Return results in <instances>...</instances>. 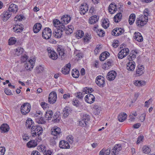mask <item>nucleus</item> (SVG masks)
<instances>
[{
  "label": "nucleus",
  "mask_w": 155,
  "mask_h": 155,
  "mask_svg": "<svg viewBox=\"0 0 155 155\" xmlns=\"http://www.w3.org/2000/svg\"><path fill=\"white\" fill-rule=\"evenodd\" d=\"M48 54L50 58L53 60H56L58 58V55L54 51L51 50L50 48L47 49Z\"/></svg>",
  "instance_id": "obj_10"
},
{
  "label": "nucleus",
  "mask_w": 155,
  "mask_h": 155,
  "mask_svg": "<svg viewBox=\"0 0 155 155\" xmlns=\"http://www.w3.org/2000/svg\"><path fill=\"white\" fill-rule=\"evenodd\" d=\"M79 125L83 127H86L88 124V122L86 121H84L82 118L81 120L79 121Z\"/></svg>",
  "instance_id": "obj_44"
},
{
  "label": "nucleus",
  "mask_w": 155,
  "mask_h": 155,
  "mask_svg": "<svg viewBox=\"0 0 155 155\" xmlns=\"http://www.w3.org/2000/svg\"><path fill=\"white\" fill-rule=\"evenodd\" d=\"M99 18L96 15L93 16L91 17L89 20V22L91 24H94L98 21Z\"/></svg>",
  "instance_id": "obj_32"
},
{
  "label": "nucleus",
  "mask_w": 155,
  "mask_h": 155,
  "mask_svg": "<svg viewBox=\"0 0 155 155\" xmlns=\"http://www.w3.org/2000/svg\"><path fill=\"white\" fill-rule=\"evenodd\" d=\"M102 26L104 28H107L109 26V23L108 19H104L102 22Z\"/></svg>",
  "instance_id": "obj_39"
},
{
  "label": "nucleus",
  "mask_w": 155,
  "mask_h": 155,
  "mask_svg": "<svg viewBox=\"0 0 155 155\" xmlns=\"http://www.w3.org/2000/svg\"><path fill=\"white\" fill-rule=\"evenodd\" d=\"M37 141V140H31L27 143V146L29 148L35 147L38 145Z\"/></svg>",
  "instance_id": "obj_23"
},
{
  "label": "nucleus",
  "mask_w": 155,
  "mask_h": 155,
  "mask_svg": "<svg viewBox=\"0 0 155 155\" xmlns=\"http://www.w3.org/2000/svg\"><path fill=\"white\" fill-rule=\"evenodd\" d=\"M51 134L54 136V139H56L59 137L61 134V130L60 128L57 127H54L51 129Z\"/></svg>",
  "instance_id": "obj_6"
},
{
  "label": "nucleus",
  "mask_w": 155,
  "mask_h": 155,
  "mask_svg": "<svg viewBox=\"0 0 155 155\" xmlns=\"http://www.w3.org/2000/svg\"><path fill=\"white\" fill-rule=\"evenodd\" d=\"M52 31L49 28H45L43 30L42 35L43 38L45 39H49L51 36Z\"/></svg>",
  "instance_id": "obj_5"
},
{
  "label": "nucleus",
  "mask_w": 155,
  "mask_h": 155,
  "mask_svg": "<svg viewBox=\"0 0 155 155\" xmlns=\"http://www.w3.org/2000/svg\"><path fill=\"white\" fill-rule=\"evenodd\" d=\"M84 32L81 30H79L78 31V32L76 35V36L77 38H81L84 36Z\"/></svg>",
  "instance_id": "obj_45"
},
{
  "label": "nucleus",
  "mask_w": 155,
  "mask_h": 155,
  "mask_svg": "<svg viewBox=\"0 0 155 155\" xmlns=\"http://www.w3.org/2000/svg\"><path fill=\"white\" fill-rule=\"evenodd\" d=\"M95 82L97 85L100 87H104L105 84V81L104 77L101 75L96 77Z\"/></svg>",
  "instance_id": "obj_4"
},
{
  "label": "nucleus",
  "mask_w": 155,
  "mask_h": 155,
  "mask_svg": "<svg viewBox=\"0 0 155 155\" xmlns=\"http://www.w3.org/2000/svg\"><path fill=\"white\" fill-rule=\"evenodd\" d=\"M79 72L78 70H75L72 73V76L74 78H77L79 77Z\"/></svg>",
  "instance_id": "obj_50"
},
{
  "label": "nucleus",
  "mask_w": 155,
  "mask_h": 155,
  "mask_svg": "<svg viewBox=\"0 0 155 155\" xmlns=\"http://www.w3.org/2000/svg\"><path fill=\"white\" fill-rule=\"evenodd\" d=\"M117 75V73L114 71H109L107 76V79L110 81H111L114 80Z\"/></svg>",
  "instance_id": "obj_11"
},
{
  "label": "nucleus",
  "mask_w": 155,
  "mask_h": 155,
  "mask_svg": "<svg viewBox=\"0 0 155 155\" xmlns=\"http://www.w3.org/2000/svg\"><path fill=\"white\" fill-rule=\"evenodd\" d=\"M13 29L14 30V31L15 33H20L23 30V25L21 24L18 25V24L14 25Z\"/></svg>",
  "instance_id": "obj_16"
},
{
  "label": "nucleus",
  "mask_w": 155,
  "mask_h": 155,
  "mask_svg": "<svg viewBox=\"0 0 155 155\" xmlns=\"http://www.w3.org/2000/svg\"><path fill=\"white\" fill-rule=\"evenodd\" d=\"M68 141L70 143L72 144L73 142V138L71 135H70L68 137Z\"/></svg>",
  "instance_id": "obj_60"
},
{
  "label": "nucleus",
  "mask_w": 155,
  "mask_h": 155,
  "mask_svg": "<svg viewBox=\"0 0 155 155\" xmlns=\"http://www.w3.org/2000/svg\"><path fill=\"white\" fill-rule=\"evenodd\" d=\"M25 68L27 70H31V66L29 64H25Z\"/></svg>",
  "instance_id": "obj_63"
},
{
  "label": "nucleus",
  "mask_w": 155,
  "mask_h": 155,
  "mask_svg": "<svg viewBox=\"0 0 155 155\" xmlns=\"http://www.w3.org/2000/svg\"><path fill=\"white\" fill-rule=\"evenodd\" d=\"M88 9V5L86 3L82 4L80 6V13L81 14L84 15Z\"/></svg>",
  "instance_id": "obj_13"
},
{
  "label": "nucleus",
  "mask_w": 155,
  "mask_h": 155,
  "mask_svg": "<svg viewBox=\"0 0 155 155\" xmlns=\"http://www.w3.org/2000/svg\"><path fill=\"white\" fill-rule=\"evenodd\" d=\"M18 9V6L14 4H11L8 8V10L10 12L16 13Z\"/></svg>",
  "instance_id": "obj_31"
},
{
  "label": "nucleus",
  "mask_w": 155,
  "mask_h": 155,
  "mask_svg": "<svg viewBox=\"0 0 155 155\" xmlns=\"http://www.w3.org/2000/svg\"><path fill=\"white\" fill-rule=\"evenodd\" d=\"M134 38L137 41L141 42L143 41V38L141 34L139 32H135Z\"/></svg>",
  "instance_id": "obj_21"
},
{
  "label": "nucleus",
  "mask_w": 155,
  "mask_h": 155,
  "mask_svg": "<svg viewBox=\"0 0 155 155\" xmlns=\"http://www.w3.org/2000/svg\"><path fill=\"white\" fill-rule=\"evenodd\" d=\"M110 55V54L107 51L102 52L99 57V59L101 61H103L104 60Z\"/></svg>",
  "instance_id": "obj_26"
},
{
  "label": "nucleus",
  "mask_w": 155,
  "mask_h": 155,
  "mask_svg": "<svg viewBox=\"0 0 155 155\" xmlns=\"http://www.w3.org/2000/svg\"><path fill=\"white\" fill-rule=\"evenodd\" d=\"M61 22L62 23V24H63L64 25V24H65V23L66 22V15H64L62 16L61 18Z\"/></svg>",
  "instance_id": "obj_56"
},
{
  "label": "nucleus",
  "mask_w": 155,
  "mask_h": 155,
  "mask_svg": "<svg viewBox=\"0 0 155 155\" xmlns=\"http://www.w3.org/2000/svg\"><path fill=\"white\" fill-rule=\"evenodd\" d=\"M60 147L62 149H69L70 146L68 142L64 140H61L59 143Z\"/></svg>",
  "instance_id": "obj_17"
},
{
  "label": "nucleus",
  "mask_w": 155,
  "mask_h": 155,
  "mask_svg": "<svg viewBox=\"0 0 155 155\" xmlns=\"http://www.w3.org/2000/svg\"><path fill=\"white\" fill-rule=\"evenodd\" d=\"M60 113L59 112H56L55 113L54 116L53 117L54 118V121L56 123H58L60 120V117H59Z\"/></svg>",
  "instance_id": "obj_37"
},
{
  "label": "nucleus",
  "mask_w": 155,
  "mask_h": 155,
  "mask_svg": "<svg viewBox=\"0 0 155 155\" xmlns=\"http://www.w3.org/2000/svg\"><path fill=\"white\" fill-rule=\"evenodd\" d=\"M98 35L100 37H103L105 35V32L102 29H97L96 30Z\"/></svg>",
  "instance_id": "obj_47"
},
{
  "label": "nucleus",
  "mask_w": 155,
  "mask_h": 155,
  "mask_svg": "<svg viewBox=\"0 0 155 155\" xmlns=\"http://www.w3.org/2000/svg\"><path fill=\"white\" fill-rule=\"evenodd\" d=\"M106 62H105L103 65V68L105 69H108L111 67L113 64V61L112 59H108L107 61Z\"/></svg>",
  "instance_id": "obj_24"
},
{
  "label": "nucleus",
  "mask_w": 155,
  "mask_h": 155,
  "mask_svg": "<svg viewBox=\"0 0 155 155\" xmlns=\"http://www.w3.org/2000/svg\"><path fill=\"white\" fill-rule=\"evenodd\" d=\"M41 106L43 108H45L48 107V104L45 102H42L41 103Z\"/></svg>",
  "instance_id": "obj_62"
},
{
  "label": "nucleus",
  "mask_w": 155,
  "mask_h": 155,
  "mask_svg": "<svg viewBox=\"0 0 155 155\" xmlns=\"http://www.w3.org/2000/svg\"><path fill=\"white\" fill-rule=\"evenodd\" d=\"M57 51L59 54L61 56V59H63L65 57L64 50L61 45H59L58 47Z\"/></svg>",
  "instance_id": "obj_20"
},
{
  "label": "nucleus",
  "mask_w": 155,
  "mask_h": 155,
  "mask_svg": "<svg viewBox=\"0 0 155 155\" xmlns=\"http://www.w3.org/2000/svg\"><path fill=\"white\" fill-rule=\"evenodd\" d=\"M5 148L0 147V155H4L5 152Z\"/></svg>",
  "instance_id": "obj_61"
},
{
  "label": "nucleus",
  "mask_w": 155,
  "mask_h": 155,
  "mask_svg": "<svg viewBox=\"0 0 155 155\" xmlns=\"http://www.w3.org/2000/svg\"><path fill=\"white\" fill-rule=\"evenodd\" d=\"M94 108L95 109L94 111V113L95 115H98L99 114L101 110V107H99L97 106H95Z\"/></svg>",
  "instance_id": "obj_43"
},
{
  "label": "nucleus",
  "mask_w": 155,
  "mask_h": 155,
  "mask_svg": "<svg viewBox=\"0 0 155 155\" xmlns=\"http://www.w3.org/2000/svg\"><path fill=\"white\" fill-rule=\"evenodd\" d=\"M91 38L90 35L88 33H86L83 39L84 42H88L90 40Z\"/></svg>",
  "instance_id": "obj_49"
},
{
  "label": "nucleus",
  "mask_w": 155,
  "mask_h": 155,
  "mask_svg": "<svg viewBox=\"0 0 155 155\" xmlns=\"http://www.w3.org/2000/svg\"><path fill=\"white\" fill-rule=\"evenodd\" d=\"M76 97H78L79 98L81 99L83 98V94L81 92H78L77 93V95Z\"/></svg>",
  "instance_id": "obj_64"
},
{
  "label": "nucleus",
  "mask_w": 155,
  "mask_h": 155,
  "mask_svg": "<svg viewBox=\"0 0 155 155\" xmlns=\"http://www.w3.org/2000/svg\"><path fill=\"white\" fill-rule=\"evenodd\" d=\"M4 91L5 94L7 95H11L13 94L11 90L8 88H5L4 89Z\"/></svg>",
  "instance_id": "obj_53"
},
{
  "label": "nucleus",
  "mask_w": 155,
  "mask_h": 155,
  "mask_svg": "<svg viewBox=\"0 0 155 155\" xmlns=\"http://www.w3.org/2000/svg\"><path fill=\"white\" fill-rule=\"evenodd\" d=\"M28 57L26 55H25L23 56L21 58V61L23 62H25L28 59Z\"/></svg>",
  "instance_id": "obj_59"
},
{
  "label": "nucleus",
  "mask_w": 155,
  "mask_h": 155,
  "mask_svg": "<svg viewBox=\"0 0 155 155\" xmlns=\"http://www.w3.org/2000/svg\"><path fill=\"white\" fill-rule=\"evenodd\" d=\"M53 113L51 110H48L45 115V117L47 120H51L53 115Z\"/></svg>",
  "instance_id": "obj_30"
},
{
  "label": "nucleus",
  "mask_w": 155,
  "mask_h": 155,
  "mask_svg": "<svg viewBox=\"0 0 155 155\" xmlns=\"http://www.w3.org/2000/svg\"><path fill=\"white\" fill-rule=\"evenodd\" d=\"M83 120L88 122L90 120V116L87 114H85L83 115L82 117Z\"/></svg>",
  "instance_id": "obj_54"
},
{
  "label": "nucleus",
  "mask_w": 155,
  "mask_h": 155,
  "mask_svg": "<svg viewBox=\"0 0 155 155\" xmlns=\"http://www.w3.org/2000/svg\"><path fill=\"white\" fill-rule=\"evenodd\" d=\"M124 30L121 28H116L114 29L111 32V34L113 36H117L123 34Z\"/></svg>",
  "instance_id": "obj_9"
},
{
  "label": "nucleus",
  "mask_w": 155,
  "mask_h": 155,
  "mask_svg": "<svg viewBox=\"0 0 155 155\" xmlns=\"http://www.w3.org/2000/svg\"><path fill=\"white\" fill-rule=\"evenodd\" d=\"M135 66L133 63L129 62L127 64V68L129 71H132L134 70Z\"/></svg>",
  "instance_id": "obj_36"
},
{
  "label": "nucleus",
  "mask_w": 155,
  "mask_h": 155,
  "mask_svg": "<svg viewBox=\"0 0 155 155\" xmlns=\"http://www.w3.org/2000/svg\"><path fill=\"white\" fill-rule=\"evenodd\" d=\"M70 112V108L68 106H66L64 109L63 110L62 112V114H63V117L64 118H66L69 115Z\"/></svg>",
  "instance_id": "obj_25"
},
{
  "label": "nucleus",
  "mask_w": 155,
  "mask_h": 155,
  "mask_svg": "<svg viewBox=\"0 0 155 155\" xmlns=\"http://www.w3.org/2000/svg\"><path fill=\"white\" fill-rule=\"evenodd\" d=\"M0 129L2 133H5L8 131L9 127L7 124H3L0 127Z\"/></svg>",
  "instance_id": "obj_22"
},
{
  "label": "nucleus",
  "mask_w": 155,
  "mask_h": 155,
  "mask_svg": "<svg viewBox=\"0 0 155 155\" xmlns=\"http://www.w3.org/2000/svg\"><path fill=\"white\" fill-rule=\"evenodd\" d=\"M117 5L115 3H111L108 7L109 12L111 14H114L117 10Z\"/></svg>",
  "instance_id": "obj_18"
},
{
  "label": "nucleus",
  "mask_w": 155,
  "mask_h": 155,
  "mask_svg": "<svg viewBox=\"0 0 155 155\" xmlns=\"http://www.w3.org/2000/svg\"><path fill=\"white\" fill-rule=\"evenodd\" d=\"M127 116V115L125 113L120 114L118 116V119L120 122H123L125 120Z\"/></svg>",
  "instance_id": "obj_33"
},
{
  "label": "nucleus",
  "mask_w": 155,
  "mask_h": 155,
  "mask_svg": "<svg viewBox=\"0 0 155 155\" xmlns=\"http://www.w3.org/2000/svg\"><path fill=\"white\" fill-rule=\"evenodd\" d=\"M16 41L15 38L14 37L10 38L8 40V44L9 45H12L15 44Z\"/></svg>",
  "instance_id": "obj_48"
},
{
  "label": "nucleus",
  "mask_w": 155,
  "mask_h": 155,
  "mask_svg": "<svg viewBox=\"0 0 155 155\" xmlns=\"http://www.w3.org/2000/svg\"><path fill=\"white\" fill-rule=\"evenodd\" d=\"M143 136H140L139 137L137 138V143L138 144L140 143L141 141H143Z\"/></svg>",
  "instance_id": "obj_58"
},
{
  "label": "nucleus",
  "mask_w": 155,
  "mask_h": 155,
  "mask_svg": "<svg viewBox=\"0 0 155 155\" xmlns=\"http://www.w3.org/2000/svg\"><path fill=\"white\" fill-rule=\"evenodd\" d=\"M150 150L149 147L144 146L143 147V151L144 153L146 154H148L150 151Z\"/></svg>",
  "instance_id": "obj_52"
},
{
  "label": "nucleus",
  "mask_w": 155,
  "mask_h": 155,
  "mask_svg": "<svg viewBox=\"0 0 155 155\" xmlns=\"http://www.w3.org/2000/svg\"><path fill=\"white\" fill-rule=\"evenodd\" d=\"M122 18V14L121 12L118 13L115 15L114 18V21L116 23H118Z\"/></svg>",
  "instance_id": "obj_28"
},
{
  "label": "nucleus",
  "mask_w": 155,
  "mask_h": 155,
  "mask_svg": "<svg viewBox=\"0 0 155 155\" xmlns=\"http://www.w3.org/2000/svg\"><path fill=\"white\" fill-rule=\"evenodd\" d=\"M31 108L30 104L28 103H25L21 107L20 110L22 114L26 115L28 113Z\"/></svg>",
  "instance_id": "obj_3"
},
{
  "label": "nucleus",
  "mask_w": 155,
  "mask_h": 155,
  "mask_svg": "<svg viewBox=\"0 0 155 155\" xmlns=\"http://www.w3.org/2000/svg\"><path fill=\"white\" fill-rule=\"evenodd\" d=\"M25 19V17L22 15L16 16L14 18V20L17 21V20L21 21L22 19L24 20Z\"/></svg>",
  "instance_id": "obj_51"
},
{
  "label": "nucleus",
  "mask_w": 155,
  "mask_h": 155,
  "mask_svg": "<svg viewBox=\"0 0 155 155\" xmlns=\"http://www.w3.org/2000/svg\"><path fill=\"white\" fill-rule=\"evenodd\" d=\"M127 56V54L125 53L124 50H121L118 53V58L119 59H122Z\"/></svg>",
  "instance_id": "obj_41"
},
{
  "label": "nucleus",
  "mask_w": 155,
  "mask_h": 155,
  "mask_svg": "<svg viewBox=\"0 0 155 155\" xmlns=\"http://www.w3.org/2000/svg\"><path fill=\"white\" fill-rule=\"evenodd\" d=\"M24 51V49L22 48L18 47L15 50V54L17 56H19Z\"/></svg>",
  "instance_id": "obj_40"
},
{
  "label": "nucleus",
  "mask_w": 155,
  "mask_h": 155,
  "mask_svg": "<svg viewBox=\"0 0 155 155\" xmlns=\"http://www.w3.org/2000/svg\"><path fill=\"white\" fill-rule=\"evenodd\" d=\"M39 150L41 152H43V153L45 152L46 151V148L44 145H41L40 147L39 148Z\"/></svg>",
  "instance_id": "obj_57"
},
{
  "label": "nucleus",
  "mask_w": 155,
  "mask_h": 155,
  "mask_svg": "<svg viewBox=\"0 0 155 155\" xmlns=\"http://www.w3.org/2000/svg\"><path fill=\"white\" fill-rule=\"evenodd\" d=\"M84 99L86 102L88 103L91 104L94 101L95 97L93 94H89L86 96Z\"/></svg>",
  "instance_id": "obj_12"
},
{
  "label": "nucleus",
  "mask_w": 155,
  "mask_h": 155,
  "mask_svg": "<svg viewBox=\"0 0 155 155\" xmlns=\"http://www.w3.org/2000/svg\"><path fill=\"white\" fill-rule=\"evenodd\" d=\"M31 133L32 136L35 137L37 135L39 136L43 133V129L40 125H36L35 126L32 125L31 128Z\"/></svg>",
  "instance_id": "obj_1"
},
{
  "label": "nucleus",
  "mask_w": 155,
  "mask_h": 155,
  "mask_svg": "<svg viewBox=\"0 0 155 155\" xmlns=\"http://www.w3.org/2000/svg\"><path fill=\"white\" fill-rule=\"evenodd\" d=\"M57 95L55 92L52 91L49 94L48 101L50 104H54L56 101Z\"/></svg>",
  "instance_id": "obj_8"
},
{
  "label": "nucleus",
  "mask_w": 155,
  "mask_h": 155,
  "mask_svg": "<svg viewBox=\"0 0 155 155\" xmlns=\"http://www.w3.org/2000/svg\"><path fill=\"white\" fill-rule=\"evenodd\" d=\"M44 69L41 65L37 66L35 69V72L38 73H41L43 71Z\"/></svg>",
  "instance_id": "obj_42"
},
{
  "label": "nucleus",
  "mask_w": 155,
  "mask_h": 155,
  "mask_svg": "<svg viewBox=\"0 0 155 155\" xmlns=\"http://www.w3.org/2000/svg\"><path fill=\"white\" fill-rule=\"evenodd\" d=\"M53 34L55 37L59 38L61 37L63 35V31L65 30V28L64 25H62V27H59V28L54 29Z\"/></svg>",
  "instance_id": "obj_2"
},
{
  "label": "nucleus",
  "mask_w": 155,
  "mask_h": 155,
  "mask_svg": "<svg viewBox=\"0 0 155 155\" xmlns=\"http://www.w3.org/2000/svg\"><path fill=\"white\" fill-rule=\"evenodd\" d=\"M42 27L41 25L39 23H36L33 28V31L35 33L38 32L41 30Z\"/></svg>",
  "instance_id": "obj_27"
},
{
  "label": "nucleus",
  "mask_w": 155,
  "mask_h": 155,
  "mask_svg": "<svg viewBox=\"0 0 155 155\" xmlns=\"http://www.w3.org/2000/svg\"><path fill=\"white\" fill-rule=\"evenodd\" d=\"M71 67V64L70 63H68L62 68L61 72L65 75L68 74L69 73Z\"/></svg>",
  "instance_id": "obj_15"
},
{
  "label": "nucleus",
  "mask_w": 155,
  "mask_h": 155,
  "mask_svg": "<svg viewBox=\"0 0 155 155\" xmlns=\"http://www.w3.org/2000/svg\"><path fill=\"white\" fill-rule=\"evenodd\" d=\"M122 149L121 145L120 144H116L114 148L111 150V152L114 155H116L118 153L119 151L121 150Z\"/></svg>",
  "instance_id": "obj_14"
},
{
  "label": "nucleus",
  "mask_w": 155,
  "mask_h": 155,
  "mask_svg": "<svg viewBox=\"0 0 155 155\" xmlns=\"http://www.w3.org/2000/svg\"><path fill=\"white\" fill-rule=\"evenodd\" d=\"M34 122L31 118L28 119L26 121V127L27 128H30L31 127H32V125H34Z\"/></svg>",
  "instance_id": "obj_35"
},
{
  "label": "nucleus",
  "mask_w": 155,
  "mask_h": 155,
  "mask_svg": "<svg viewBox=\"0 0 155 155\" xmlns=\"http://www.w3.org/2000/svg\"><path fill=\"white\" fill-rule=\"evenodd\" d=\"M11 12L9 11L8 12H4L3 14V21H7L11 17Z\"/></svg>",
  "instance_id": "obj_29"
},
{
  "label": "nucleus",
  "mask_w": 155,
  "mask_h": 155,
  "mask_svg": "<svg viewBox=\"0 0 155 155\" xmlns=\"http://www.w3.org/2000/svg\"><path fill=\"white\" fill-rule=\"evenodd\" d=\"M143 15H140L139 18H137L136 20V23L137 25L139 27H141L146 24L147 22V21L143 18Z\"/></svg>",
  "instance_id": "obj_7"
},
{
  "label": "nucleus",
  "mask_w": 155,
  "mask_h": 155,
  "mask_svg": "<svg viewBox=\"0 0 155 155\" xmlns=\"http://www.w3.org/2000/svg\"><path fill=\"white\" fill-rule=\"evenodd\" d=\"M145 117L146 114L145 113H143L141 115L140 118V120L141 122H143L145 120Z\"/></svg>",
  "instance_id": "obj_55"
},
{
  "label": "nucleus",
  "mask_w": 155,
  "mask_h": 155,
  "mask_svg": "<svg viewBox=\"0 0 155 155\" xmlns=\"http://www.w3.org/2000/svg\"><path fill=\"white\" fill-rule=\"evenodd\" d=\"M135 19L134 14H131L129 16V23L130 25H132L134 23Z\"/></svg>",
  "instance_id": "obj_38"
},
{
  "label": "nucleus",
  "mask_w": 155,
  "mask_h": 155,
  "mask_svg": "<svg viewBox=\"0 0 155 155\" xmlns=\"http://www.w3.org/2000/svg\"><path fill=\"white\" fill-rule=\"evenodd\" d=\"M53 23L55 29L59 28V27H62V25H64L58 19L54 20Z\"/></svg>",
  "instance_id": "obj_34"
},
{
  "label": "nucleus",
  "mask_w": 155,
  "mask_h": 155,
  "mask_svg": "<svg viewBox=\"0 0 155 155\" xmlns=\"http://www.w3.org/2000/svg\"><path fill=\"white\" fill-rule=\"evenodd\" d=\"M36 122L39 124H44L46 123V121L44 120V117L42 116L38 118L36 120Z\"/></svg>",
  "instance_id": "obj_46"
},
{
  "label": "nucleus",
  "mask_w": 155,
  "mask_h": 155,
  "mask_svg": "<svg viewBox=\"0 0 155 155\" xmlns=\"http://www.w3.org/2000/svg\"><path fill=\"white\" fill-rule=\"evenodd\" d=\"M144 72V68L143 65H139L137 66L136 70V75L137 76H140Z\"/></svg>",
  "instance_id": "obj_19"
}]
</instances>
